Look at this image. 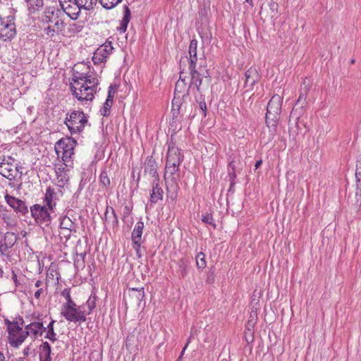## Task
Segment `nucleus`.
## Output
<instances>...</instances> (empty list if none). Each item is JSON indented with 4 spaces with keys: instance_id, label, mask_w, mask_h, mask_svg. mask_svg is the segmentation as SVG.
I'll list each match as a JSON object with an SVG mask.
<instances>
[{
    "instance_id": "7ed1b4c3",
    "label": "nucleus",
    "mask_w": 361,
    "mask_h": 361,
    "mask_svg": "<svg viewBox=\"0 0 361 361\" xmlns=\"http://www.w3.org/2000/svg\"><path fill=\"white\" fill-rule=\"evenodd\" d=\"M76 144V140L71 137H63L59 140L54 145L57 156L59 157L61 153V159L64 162L72 161Z\"/></svg>"
},
{
    "instance_id": "ddd939ff",
    "label": "nucleus",
    "mask_w": 361,
    "mask_h": 361,
    "mask_svg": "<svg viewBox=\"0 0 361 361\" xmlns=\"http://www.w3.org/2000/svg\"><path fill=\"white\" fill-rule=\"evenodd\" d=\"M281 114L274 113L273 111H267L265 116V122L267 126L269 129V136L268 140H271L277 133V124L280 118Z\"/></svg>"
},
{
    "instance_id": "7c9ffc66",
    "label": "nucleus",
    "mask_w": 361,
    "mask_h": 361,
    "mask_svg": "<svg viewBox=\"0 0 361 361\" xmlns=\"http://www.w3.org/2000/svg\"><path fill=\"white\" fill-rule=\"evenodd\" d=\"M90 78V76L88 75L87 78L85 80L84 84L86 87H85L84 90L85 92L91 91L92 93H93V92H96L95 87L99 84L98 80L95 78H93L92 79Z\"/></svg>"
},
{
    "instance_id": "ea45409f",
    "label": "nucleus",
    "mask_w": 361,
    "mask_h": 361,
    "mask_svg": "<svg viewBox=\"0 0 361 361\" xmlns=\"http://www.w3.org/2000/svg\"><path fill=\"white\" fill-rule=\"evenodd\" d=\"M80 7H83L84 10L90 11L96 6L98 0H78Z\"/></svg>"
},
{
    "instance_id": "a18cd8bd",
    "label": "nucleus",
    "mask_w": 361,
    "mask_h": 361,
    "mask_svg": "<svg viewBox=\"0 0 361 361\" xmlns=\"http://www.w3.org/2000/svg\"><path fill=\"white\" fill-rule=\"evenodd\" d=\"M83 29V26L77 23H72L69 25L68 32L70 35L80 32Z\"/></svg>"
},
{
    "instance_id": "a878e982",
    "label": "nucleus",
    "mask_w": 361,
    "mask_h": 361,
    "mask_svg": "<svg viewBox=\"0 0 361 361\" xmlns=\"http://www.w3.org/2000/svg\"><path fill=\"white\" fill-rule=\"evenodd\" d=\"M39 360L40 361H51V348L47 341H42L39 347Z\"/></svg>"
},
{
    "instance_id": "423d86ee",
    "label": "nucleus",
    "mask_w": 361,
    "mask_h": 361,
    "mask_svg": "<svg viewBox=\"0 0 361 361\" xmlns=\"http://www.w3.org/2000/svg\"><path fill=\"white\" fill-rule=\"evenodd\" d=\"M82 306L77 305L61 308V314L69 322L82 323L87 320L86 314L82 310Z\"/></svg>"
},
{
    "instance_id": "72a5a7b5",
    "label": "nucleus",
    "mask_w": 361,
    "mask_h": 361,
    "mask_svg": "<svg viewBox=\"0 0 361 361\" xmlns=\"http://www.w3.org/2000/svg\"><path fill=\"white\" fill-rule=\"evenodd\" d=\"M177 264L178 266V272L181 278H185L188 273V261L185 258H180L178 259Z\"/></svg>"
},
{
    "instance_id": "c85d7f7f",
    "label": "nucleus",
    "mask_w": 361,
    "mask_h": 361,
    "mask_svg": "<svg viewBox=\"0 0 361 361\" xmlns=\"http://www.w3.org/2000/svg\"><path fill=\"white\" fill-rule=\"evenodd\" d=\"M143 228L144 223L142 221H140L136 223L131 235L132 242H142Z\"/></svg>"
},
{
    "instance_id": "2f4dec72",
    "label": "nucleus",
    "mask_w": 361,
    "mask_h": 361,
    "mask_svg": "<svg viewBox=\"0 0 361 361\" xmlns=\"http://www.w3.org/2000/svg\"><path fill=\"white\" fill-rule=\"evenodd\" d=\"M32 317L34 319H36L37 321L32 322V331H30V332L32 333L31 338L32 339H36L39 337V335H40V334H39V326L40 321L39 314L36 316L35 314L34 313L32 314Z\"/></svg>"
},
{
    "instance_id": "6e6552de",
    "label": "nucleus",
    "mask_w": 361,
    "mask_h": 361,
    "mask_svg": "<svg viewBox=\"0 0 361 361\" xmlns=\"http://www.w3.org/2000/svg\"><path fill=\"white\" fill-rule=\"evenodd\" d=\"M15 159L11 156H4L0 159V174L9 180L16 179L18 171V165L15 164Z\"/></svg>"
},
{
    "instance_id": "473e14b6",
    "label": "nucleus",
    "mask_w": 361,
    "mask_h": 361,
    "mask_svg": "<svg viewBox=\"0 0 361 361\" xmlns=\"http://www.w3.org/2000/svg\"><path fill=\"white\" fill-rule=\"evenodd\" d=\"M56 322L55 320L52 319L47 327V334L44 336L45 338L49 339L51 342H54L56 341V334L54 331V324Z\"/></svg>"
},
{
    "instance_id": "5fc2aeb1",
    "label": "nucleus",
    "mask_w": 361,
    "mask_h": 361,
    "mask_svg": "<svg viewBox=\"0 0 361 361\" xmlns=\"http://www.w3.org/2000/svg\"><path fill=\"white\" fill-rule=\"evenodd\" d=\"M117 87L116 85H110L109 87V91H108V95H107V100H109L111 102H113L114 97L116 94V88Z\"/></svg>"
},
{
    "instance_id": "c9c22d12",
    "label": "nucleus",
    "mask_w": 361,
    "mask_h": 361,
    "mask_svg": "<svg viewBox=\"0 0 361 361\" xmlns=\"http://www.w3.org/2000/svg\"><path fill=\"white\" fill-rule=\"evenodd\" d=\"M61 295L64 297L66 300V302L62 305L61 308H64L65 307L73 306V305L76 304L71 298L70 288H64L61 292Z\"/></svg>"
},
{
    "instance_id": "2eb2a0df",
    "label": "nucleus",
    "mask_w": 361,
    "mask_h": 361,
    "mask_svg": "<svg viewBox=\"0 0 361 361\" xmlns=\"http://www.w3.org/2000/svg\"><path fill=\"white\" fill-rule=\"evenodd\" d=\"M5 199L7 204L11 206L16 212H19L23 215L29 212L28 208L24 201L8 194L6 195Z\"/></svg>"
},
{
    "instance_id": "b1692460",
    "label": "nucleus",
    "mask_w": 361,
    "mask_h": 361,
    "mask_svg": "<svg viewBox=\"0 0 361 361\" xmlns=\"http://www.w3.org/2000/svg\"><path fill=\"white\" fill-rule=\"evenodd\" d=\"M197 48V40L196 39H191L188 50L189 59L186 57L187 60H189V66H196V63L198 62Z\"/></svg>"
},
{
    "instance_id": "20e7f679",
    "label": "nucleus",
    "mask_w": 361,
    "mask_h": 361,
    "mask_svg": "<svg viewBox=\"0 0 361 361\" xmlns=\"http://www.w3.org/2000/svg\"><path fill=\"white\" fill-rule=\"evenodd\" d=\"M16 35L15 17L13 15L2 16L0 14V39L6 41L11 40Z\"/></svg>"
},
{
    "instance_id": "c756f323",
    "label": "nucleus",
    "mask_w": 361,
    "mask_h": 361,
    "mask_svg": "<svg viewBox=\"0 0 361 361\" xmlns=\"http://www.w3.org/2000/svg\"><path fill=\"white\" fill-rule=\"evenodd\" d=\"M195 100L199 104V108L202 116L205 118L207 116V104L205 103L204 96L202 94L195 95Z\"/></svg>"
},
{
    "instance_id": "4be33fe9",
    "label": "nucleus",
    "mask_w": 361,
    "mask_h": 361,
    "mask_svg": "<svg viewBox=\"0 0 361 361\" xmlns=\"http://www.w3.org/2000/svg\"><path fill=\"white\" fill-rule=\"evenodd\" d=\"M282 102L283 99L281 97L279 94H274L268 102L267 107V111L281 114Z\"/></svg>"
},
{
    "instance_id": "a211bd4d",
    "label": "nucleus",
    "mask_w": 361,
    "mask_h": 361,
    "mask_svg": "<svg viewBox=\"0 0 361 361\" xmlns=\"http://www.w3.org/2000/svg\"><path fill=\"white\" fill-rule=\"evenodd\" d=\"M245 87H248L251 90H252L253 86L257 84L261 78L257 68L253 66L245 71Z\"/></svg>"
},
{
    "instance_id": "680f3d73",
    "label": "nucleus",
    "mask_w": 361,
    "mask_h": 361,
    "mask_svg": "<svg viewBox=\"0 0 361 361\" xmlns=\"http://www.w3.org/2000/svg\"><path fill=\"white\" fill-rule=\"evenodd\" d=\"M10 248L8 246H7V245L4 243H0V253L2 256L4 255H6V252L7 251V250Z\"/></svg>"
},
{
    "instance_id": "f3484780",
    "label": "nucleus",
    "mask_w": 361,
    "mask_h": 361,
    "mask_svg": "<svg viewBox=\"0 0 361 361\" xmlns=\"http://www.w3.org/2000/svg\"><path fill=\"white\" fill-rule=\"evenodd\" d=\"M144 174H149L154 179L159 178L157 168L158 165L156 160L153 158L152 155L147 157L143 164Z\"/></svg>"
},
{
    "instance_id": "c03bdc74",
    "label": "nucleus",
    "mask_w": 361,
    "mask_h": 361,
    "mask_svg": "<svg viewBox=\"0 0 361 361\" xmlns=\"http://www.w3.org/2000/svg\"><path fill=\"white\" fill-rule=\"evenodd\" d=\"M112 104L113 102L106 99L105 102L103 104V106L100 109L101 115L105 117L109 116Z\"/></svg>"
},
{
    "instance_id": "69168bd1",
    "label": "nucleus",
    "mask_w": 361,
    "mask_h": 361,
    "mask_svg": "<svg viewBox=\"0 0 361 361\" xmlns=\"http://www.w3.org/2000/svg\"><path fill=\"white\" fill-rule=\"evenodd\" d=\"M355 198H356V203L361 204V189H358L355 190Z\"/></svg>"
},
{
    "instance_id": "37998d69",
    "label": "nucleus",
    "mask_w": 361,
    "mask_h": 361,
    "mask_svg": "<svg viewBox=\"0 0 361 361\" xmlns=\"http://www.w3.org/2000/svg\"><path fill=\"white\" fill-rule=\"evenodd\" d=\"M16 240L17 236L13 233L7 232L4 235V243L11 248L15 245Z\"/></svg>"
},
{
    "instance_id": "052dcab7",
    "label": "nucleus",
    "mask_w": 361,
    "mask_h": 361,
    "mask_svg": "<svg viewBox=\"0 0 361 361\" xmlns=\"http://www.w3.org/2000/svg\"><path fill=\"white\" fill-rule=\"evenodd\" d=\"M44 32L50 37H53L55 33H57L56 30L53 29L51 26H48L44 29Z\"/></svg>"
},
{
    "instance_id": "49530a36",
    "label": "nucleus",
    "mask_w": 361,
    "mask_h": 361,
    "mask_svg": "<svg viewBox=\"0 0 361 361\" xmlns=\"http://www.w3.org/2000/svg\"><path fill=\"white\" fill-rule=\"evenodd\" d=\"M92 60L94 64H99L102 62L105 61L106 59V56H104V54H102L100 51L97 50L94 53Z\"/></svg>"
},
{
    "instance_id": "6e6d98bb",
    "label": "nucleus",
    "mask_w": 361,
    "mask_h": 361,
    "mask_svg": "<svg viewBox=\"0 0 361 361\" xmlns=\"http://www.w3.org/2000/svg\"><path fill=\"white\" fill-rule=\"evenodd\" d=\"M133 247L135 250L136 255L138 258L142 257L140 248H141V242H133Z\"/></svg>"
},
{
    "instance_id": "f03ea898",
    "label": "nucleus",
    "mask_w": 361,
    "mask_h": 361,
    "mask_svg": "<svg viewBox=\"0 0 361 361\" xmlns=\"http://www.w3.org/2000/svg\"><path fill=\"white\" fill-rule=\"evenodd\" d=\"M64 123L71 135L80 134L87 125L90 126L85 113L79 110H73L67 113Z\"/></svg>"
},
{
    "instance_id": "09e8293b",
    "label": "nucleus",
    "mask_w": 361,
    "mask_h": 361,
    "mask_svg": "<svg viewBox=\"0 0 361 361\" xmlns=\"http://www.w3.org/2000/svg\"><path fill=\"white\" fill-rule=\"evenodd\" d=\"M86 305L87 306L88 308V312L87 314L89 315L92 313V310L96 307V296L91 295L86 302Z\"/></svg>"
},
{
    "instance_id": "a19ab883",
    "label": "nucleus",
    "mask_w": 361,
    "mask_h": 361,
    "mask_svg": "<svg viewBox=\"0 0 361 361\" xmlns=\"http://www.w3.org/2000/svg\"><path fill=\"white\" fill-rule=\"evenodd\" d=\"M197 267L199 269H203L207 266L205 255L202 252H200L195 257Z\"/></svg>"
},
{
    "instance_id": "864d4df0",
    "label": "nucleus",
    "mask_w": 361,
    "mask_h": 361,
    "mask_svg": "<svg viewBox=\"0 0 361 361\" xmlns=\"http://www.w3.org/2000/svg\"><path fill=\"white\" fill-rule=\"evenodd\" d=\"M114 47L113 46H104L102 45L97 50L100 51L102 54H104V56H106V59L108 58L109 55L111 53Z\"/></svg>"
},
{
    "instance_id": "39448f33",
    "label": "nucleus",
    "mask_w": 361,
    "mask_h": 361,
    "mask_svg": "<svg viewBox=\"0 0 361 361\" xmlns=\"http://www.w3.org/2000/svg\"><path fill=\"white\" fill-rule=\"evenodd\" d=\"M188 69L190 75V81L185 93V97H188L190 92L194 93L195 90L198 94H202L201 89L202 80L204 78H209L210 75L204 74L202 70L196 71V66H189Z\"/></svg>"
},
{
    "instance_id": "dca6fc26",
    "label": "nucleus",
    "mask_w": 361,
    "mask_h": 361,
    "mask_svg": "<svg viewBox=\"0 0 361 361\" xmlns=\"http://www.w3.org/2000/svg\"><path fill=\"white\" fill-rule=\"evenodd\" d=\"M103 222L106 226H109L113 230H116L118 227V219L114 209L112 207L107 206L104 212Z\"/></svg>"
},
{
    "instance_id": "58836bf2",
    "label": "nucleus",
    "mask_w": 361,
    "mask_h": 361,
    "mask_svg": "<svg viewBox=\"0 0 361 361\" xmlns=\"http://www.w3.org/2000/svg\"><path fill=\"white\" fill-rule=\"evenodd\" d=\"M99 180L102 188L107 190L111 187V180L106 171L101 172L99 176Z\"/></svg>"
},
{
    "instance_id": "393cba45",
    "label": "nucleus",
    "mask_w": 361,
    "mask_h": 361,
    "mask_svg": "<svg viewBox=\"0 0 361 361\" xmlns=\"http://www.w3.org/2000/svg\"><path fill=\"white\" fill-rule=\"evenodd\" d=\"M131 19V11L128 6H123V17L121 21L120 26L117 28L119 33H125L127 30L128 23Z\"/></svg>"
},
{
    "instance_id": "de8ad7c7",
    "label": "nucleus",
    "mask_w": 361,
    "mask_h": 361,
    "mask_svg": "<svg viewBox=\"0 0 361 361\" xmlns=\"http://www.w3.org/2000/svg\"><path fill=\"white\" fill-rule=\"evenodd\" d=\"M43 0H28L29 8L37 11L43 6Z\"/></svg>"
},
{
    "instance_id": "79ce46f5",
    "label": "nucleus",
    "mask_w": 361,
    "mask_h": 361,
    "mask_svg": "<svg viewBox=\"0 0 361 361\" xmlns=\"http://www.w3.org/2000/svg\"><path fill=\"white\" fill-rule=\"evenodd\" d=\"M123 0H98L103 8L111 9L121 3Z\"/></svg>"
},
{
    "instance_id": "5701e85b",
    "label": "nucleus",
    "mask_w": 361,
    "mask_h": 361,
    "mask_svg": "<svg viewBox=\"0 0 361 361\" xmlns=\"http://www.w3.org/2000/svg\"><path fill=\"white\" fill-rule=\"evenodd\" d=\"M61 8L71 20H75L78 18L83 7H80V5L73 6H71V4H67V6L62 4Z\"/></svg>"
},
{
    "instance_id": "412c9836",
    "label": "nucleus",
    "mask_w": 361,
    "mask_h": 361,
    "mask_svg": "<svg viewBox=\"0 0 361 361\" xmlns=\"http://www.w3.org/2000/svg\"><path fill=\"white\" fill-rule=\"evenodd\" d=\"M57 200V192L55 191L54 188L51 186L47 187L44 197V205L49 207L50 211H54Z\"/></svg>"
},
{
    "instance_id": "13d9d810",
    "label": "nucleus",
    "mask_w": 361,
    "mask_h": 361,
    "mask_svg": "<svg viewBox=\"0 0 361 361\" xmlns=\"http://www.w3.org/2000/svg\"><path fill=\"white\" fill-rule=\"evenodd\" d=\"M23 326H24V328L23 327V333L27 334L25 335V338H27L29 336H31L32 333L30 332V331H32V322L31 323H30L29 324H27V325L24 324Z\"/></svg>"
},
{
    "instance_id": "f704fd0d",
    "label": "nucleus",
    "mask_w": 361,
    "mask_h": 361,
    "mask_svg": "<svg viewBox=\"0 0 361 361\" xmlns=\"http://www.w3.org/2000/svg\"><path fill=\"white\" fill-rule=\"evenodd\" d=\"M60 220V228H68L75 231V223L68 216H62Z\"/></svg>"
},
{
    "instance_id": "4c0bfd02",
    "label": "nucleus",
    "mask_w": 361,
    "mask_h": 361,
    "mask_svg": "<svg viewBox=\"0 0 361 361\" xmlns=\"http://www.w3.org/2000/svg\"><path fill=\"white\" fill-rule=\"evenodd\" d=\"M87 70L90 69L89 65L87 66ZM88 74H89V71H87V72H86V73H79L77 72L76 73H74L73 77V85H80L81 84H82L80 81H83V80L85 81L86 80V78H87Z\"/></svg>"
},
{
    "instance_id": "338daca9",
    "label": "nucleus",
    "mask_w": 361,
    "mask_h": 361,
    "mask_svg": "<svg viewBox=\"0 0 361 361\" xmlns=\"http://www.w3.org/2000/svg\"><path fill=\"white\" fill-rule=\"evenodd\" d=\"M245 336H248V334L250 335V342L253 341L254 340V332L250 328V327H247L246 330H245Z\"/></svg>"
},
{
    "instance_id": "4d7b16f0",
    "label": "nucleus",
    "mask_w": 361,
    "mask_h": 361,
    "mask_svg": "<svg viewBox=\"0 0 361 361\" xmlns=\"http://www.w3.org/2000/svg\"><path fill=\"white\" fill-rule=\"evenodd\" d=\"M60 6L62 7V4L66 5L71 4V6H79V1L78 0H59Z\"/></svg>"
},
{
    "instance_id": "774afa93",
    "label": "nucleus",
    "mask_w": 361,
    "mask_h": 361,
    "mask_svg": "<svg viewBox=\"0 0 361 361\" xmlns=\"http://www.w3.org/2000/svg\"><path fill=\"white\" fill-rule=\"evenodd\" d=\"M230 180H235L237 177L235 171H231L230 169L228 171Z\"/></svg>"
},
{
    "instance_id": "bb28decb",
    "label": "nucleus",
    "mask_w": 361,
    "mask_h": 361,
    "mask_svg": "<svg viewBox=\"0 0 361 361\" xmlns=\"http://www.w3.org/2000/svg\"><path fill=\"white\" fill-rule=\"evenodd\" d=\"M128 294L129 297L133 300V302L139 305L145 298L144 288H130L128 289Z\"/></svg>"
},
{
    "instance_id": "bf43d9fd",
    "label": "nucleus",
    "mask_w": 361,
    "mask_h": 361,
    "mask_svg": "<svg viewBox=\"0 0 361 361\" xmlns=\"http://www.w3.org/2000/svg\"><path fill=\"white\" fill-rule=\"evenodd\" d=\"M130 213H131V208L129 206L126 205L124 207L123 213V216H122V219L124 222L126 221V219L130 216Z\"/></svg>"
},
{
    "instance_id": "1a4fd4ad",
    "label": "nucleus",
    "mask_w": 361,
    "mask_h": 361,
    "mask_svg": "<svg viewBox=\"0 0 361 361\" xmlns=\"http://www.w3.org/2000/svg\"><path fill=\"white\" fill-rule=\"evenodd\" d=\"M63 14L59 8H49L44 12L42 19L44 23H54L57 34L61 33L65 28V23L62 19Z\"/></svg>"
},
{
    "instance_id": "0e129e2a",
    "label": "nucleus",
    "mask_w": 361,
    "mask_h": 361,
    "mask_svg": "<svg viewBox=\"0 0 361 361\" xmlns=\"http://www.w3.org/2000/svg\"><path fill=\"white\" fill-rule=\"evenodd\" d=\"M12 279L16 288L20 285V282L18 280L17 274H16L14 270H12Z\"/></svg>"
},
{
    "instance_id": "e433bc0d",
    "label": "nucleus",
    "mask_w": 361,
    "mask_h": 361,
    "mask_svg": "<svg viewBox=\"0 0 361 361\" xmlns=\"http://www.w3.org/2000/svg\"><path fill=\"white\" fill-rule=\"evenodd\" d=\"M188 89L187 82L178 80L176 83L174 90V96H182L186 92Z\"/></svg>"
},
{
    "instance_id": "603ef678",
    "label": "nucleus",
    "mask_w": 361,
    "mask_h": 361,
    "mask_svg": "<svg viewBox=\"0 0 361 361\" xmlns=\"http://www.w3.org/2000/svg\"><path fill=\"white\" fill-rule=\"evenodd\" d=\"M73 231L68 228H60L59 236L61 239L64 238L66 240H68L71 238Z\"/></svg>"
},
{
    "instance_id": "f8f14e48",
    "label": "nucleus",
    "mask_w": 361,
    "mask_h": 361,
    "mask_svg": "<svg viewBox=\"0 0 361 361\" xmlns=\"http://www.w3.org/2000/svg\"><path fill=\"white\" fill-rule=\"evenodd\" d=\"M184 159V155L181 149L176 146V144L171 141L168 145V152L166 164L169 165L180 166Z\"/></svg>"
},
{
    "instance_id": "f257e3e1",
    "label": "nucleus",
    "mask_w": 361,
    "mask_h": 361,
    "mask_svg": "<svg viewBox=\"0 0 361 361\" xmlns=\"http://www.w3.org/2000/svg\"><path fill=\"white\" fill-rule=\"evenodd\" d=\"M4 324L6 326L8 333L7 341L11 347L18 348L25 341L26 333H23V327L25 324L23 318L18 316L13 321L8 318L4 319Z\"/></svg>"
},
{
    "instance_id": "4468645a",
    "label": "nucleus",
    "mask_w": 361,
    "mask_h": 361,
    "mask_svg": "<svg viewBox=\"0 0 361 361\" xmlns=\"http://www.w3.org/2000/svg\"><path fill=\"white\" fill-rule=\"evenodd\" d=\"M85 87V84L76 85L71 83L70 88L73 95H74L78 100L92 101L94 97L93 93H92L91 91L85 92L84 90Z\"/></svg>"
},
{
    "instance_id": "9b49d317",
    "label": "nucleus",
    "mask_w": 361,
    "mask_h": 361,
    "mask_svg": "<svg viewBox=\"0 0 361 361\" xmlns=\"http://www.w3.org/2000/svg\"><path fill=\"white\" fill-rule=\"evenodd\" d=\"M303 85L304 87L301 88L300 96L290 112V118L296 117L298 118L299 116H301L305 113V106L307 104L306 99L310 87L305 84V81H304Z\"/></svg>"
},
{
    "instance_id": "aec40b11",
    "label": "nucleus",
    "mask_w": 361,
    "mask_h": 361,
    "mask_svg": "<svg viewBox=\"0 0 361 361\" xmlns=\"http://www.w3.org/2000/svg\"><path fill=\"white\" fill-rule=\"evenodd\" d=\"M160 179H154L152 184V192L150 193V202L151 203L156 204L159 200H161L164 196V190L161 188Z\"/></svg>"
},
{
    "instance_id": "8fccbe9b",
    "label": "nucleus",
    "mask_w": 361,
    "mask_h": 361,
    "mask_svg": "<svg viewBox=\"0 0 361 361\" xmlns=\"http://www.w3.org/2000/svg\"><path fill=\"white\" fill-rule=\"evenodd\" d=\"M201 219L202 222L212 225L214 228L216 227V224L214 223L211 214L205 213L204 214H202Z\"/></svg>"
},
{
    "instance_id": "e2e57ef3",
    "label": "nucleus",
    "mask_w": 361,
    "mask_h": 361,
    "mask_svg": "<svg viewBox=\"0 0 361 361\" xmlns=\"http://www.w3.org/2000/svg\"><path fill=\"white\" fill-rule=\"evenodd\" d=\"M47 330V327L44 326V324H43V322L42 321V319H40V321H39V334H40V335H39V336H42V334L46 331Z\"/></svg>"
},
{
    "instance_id": "0eeeda50",
    "label": "nucleus",
    "mask_w": 361,
    "mask_h": 361,
    "mask_svg": "<svg viewBox=\"0 0 361 361\" xmlns=\"http://www.w3.org/2000/svg\"><path fill=\"white\" fill-rule=\"evenodd\" d=\"M50 212L49 207L45 205L35 204L30 207L32 216L35 219L36 223L41 226H49L50 225L51 221Z\"/></svg>"
},
{
    "instance_id": "9d476101",
    "label": "nucleus",
    "mask_w": 361,
    "mask_h": 361,
    "mask_svg": "<svg viewBox=\"0 0 361 361\" xmlns=\"http://www.w3.org/2000/svg\"><path fill=\"white\" fill-rule=\"evenodd\" d=\"M188 99H190V97H185V93L182 96H174L171 104V112L173 117H177L178 115L184 116L189 112V110L192 109V104L188 103L186 101Z\"/></svg>"
},
{
    "instance_id": "6ab92c4d",
    "label": "nucleus",
    "mask_w": 361,
    "mask_h": 361,
    "mask_svg": "<svg viewBox=\"0 0 361 361\" xmlns=\"http://www.w3.org/2000/svg\"><path fill=\"white\" fill-rule=\"evenodd\" d=\"M170 178L171 182L176 185L178 184V182L180 179V166L176 165H169L166 164L165 166V172H164V178Z\"/></svg>"
},
{
    "instance_id": "cd10ccee",
    "label": "nucleus",
    "mask_w": 361,
    "mask_h": 361,
    "mask_svg": "<svg viewBox=\"0 0 361 361\" xmlns=\"http://www.w3.org/2000/svg\"><path fill=\"white\" fill-rule=\"evenodd\" d=\"M300 117L297 118L296 117L290 118L289 120V133L290 136H293V138L295 137L296 135H298L299 131L301 130Z\"/></svg>"
},
{
    "instance_id": "3c124183",
    "label": "nucleus",
    "mask_w": 361,
    "mask_h": 361,
    "mask_svg": "<svg viewBox=\"0 0 361 361\" xmlns=\"http://www.w3.org/2000/svg\"><path fill=\"white\" fill-rule=\"evenodd\" d=\"M197 63H196V71L202 70L204 74L209 75L208 69L207 68V63L205 59L200 58L198 66H197Z\"/></svg>"
}]
</instances>
